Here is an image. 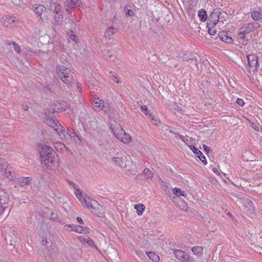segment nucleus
Here are the masks:
<instances>
[{"label":"nucleus","instance_id":"18","mask_svg":"<svg viewBox=\"0 0 262 262\" xmlns=\"http://www.w3.org/2000/svg\"><path fill=\"white\" fill-rule=\"evenodd\" d=\"M117 31V29L114 28L113 26L109 27L107 28L104 33V36L109 39H111V36L115 34Z\"/></svg>","mask_w":262,"mask_h":262},{"label":"nucleus","instance_id":"31","mask_svg":"<svg viewBox=\"0 0 262 262\" xmlns=\"http://www.w3.org/2000/svg\"><path fill=\"white\" fill-rule=\"evenodd\" d=\"M251 16L254 20H259L262 18L261 14L257 11H253L251 12Z\"/></svg>","mask_w":262,"mask_h":262},{"label":"nucleus","instance_id":"10","mask_svg":"<svg viewBox=\"0 0 262 262\" xmlns=\"http://www.w3.org/2000/svg\"><path fill=\"white\" fill-rule=\"evenodd\" d=\"M88 200L91 201L90 204L88 206V208L91 210L92 212L96 214L97 216H99V214L100 211H99V208L101 207V206L99 204L98 202L95 200H93L92 198L90 197H88Z\"/></svg>","mask_w":262,"mask_h":262},{"label":"nucleus","instance_id":"45","mask_svg":"<svg viewBox=\"0 0 262 262\" xmlns=\"http://www.w3.org/2000/svg\"><path fill=\"white\" fill-rule=\"evenodd\" d=\"M150 121L154 125L156 126H158L161 124L160 121L157 120L154 116L150 118Z\"/></svg>","mask_w":262,"mask_h":262},{"label":"nucleus","instance_id":"39","mask_svg":"<svg viewBox=\"0 0 262 262\" xmlns=\"http://www.w3.org/2000/svg\"><path fill=\"white\" fill-rule=\"evenodd\" d=\"M179 207L182 210L186 211L187 209V203L184 201H182L180 202L178 204Z\"/></svg>","mask_w":262,"mask_h":262},{"label":"nucleus","instance_id":"59","mask_svg":"<svg viewBox=\"0 0 262 262\" xmlns=\"http://www.w3.org/2000/svg\"><path fill=\"white\" fill-rule=\"evenodd\" d=\"M76 220L80 224H82V225H83L84 223V222L83 221L82 219L80 217H77L76 218Z\"/></svg>","mask_w":262,"mask_h":262},{"label":"nucleus","instance_id":"2","mask_svg":"<svg viewBox=\"0 0 262 262\" xmlns=\"http://www.w3.org/2000/svg\"><path fill=\"white\" fill-rule=\"evenodd\" d=\"M57 74L61 80L67 84H69L73 80L74 73L70 68L66 67H57Z\"/></svg>","mask_w":262,"mask_h":262},{"label":"nucleus","instance_id":"34","mask_svg":"<svg viewBox=\"0 0 262 262\" xmlns=\"http://www.w3.org/2000/svg\"><path fill=\"white\" fill-rule=\"evenodd\" d=\"M100 110H102L106 114L109 112L110 110V104L107 102L103 101Z\"/></svg>","mask_w":262,"mask_h":262},{"label":"nucleus","instance_id":"54","mask_svg":"<svg viewBox=\"0 0 262 262\" xmlns=\"http://www.w3.org/2000/svg\"><path fill=\"white\" fill-rule=\"evenodd\" d=\"M173 105H174V107L173 108L174 110L177 111L178 112H182V107L177 105L176 104H174Z\"/></svg>","mask_w":262,"mask_h":262},{"label":"nucleus","instance_id":"4","mask_svg":"<svg viewBox=\"0 0 262 262\" xmlns=\"http://www.w3.org/2000/svg\"><path fill=\"white\" fill-rule=\"evenodd\" d=\"M10 197L7 192L3 189H0V215L8 207Z\"/></svg>","mask_w":262,"mask_h":262},{"label":"nucleus","instance_id":"33","mask_svg":"<svg viewBox=\"0 0 262 262\" xmlns=\"http://www.w3.org/2000/svg\"><path fill=\"white\" fill-rule=\"evenodd\" d=\"M104 100L102 99H99V98H96L94 100V102L93 103V107L95 109L100 108Z\"/></svg>","mask_w":262,"mask_h":262},{"label":"nucleus","instance_id":"17","mask_svg":"<svg viewBox=\"0 0 262 262\" xmlns=\"http://www.w3.org/2000/svg\"><path fill=\"white\" fill-rule=\"evenodd\" d=\"M248 66H258V58L255 54L247 56Z\"/></svg>","mask_w":262,"mask_h":262},{"label":"nucleus","instance_id":"41","mask_svg":"<svg viewBox=\"0 0 262 262\" xmlns=\"http://www.w3.org/2000/svg\"><path fill=\"white\" fill-rule=\"evenodd\" d=\"M247 69V70H248L249 72L251 74V72L252 71L254 73L258 72V70L259 68H261V67H246Z\"/></svg>","mask_w":262,"mask_h":262},{"label":"nucleus","instance_id":"42","mask_svg":"<svg viewBox=\"0 0 262 262\" xmlns=\"http://www.w3.org/2000/svg\"><path fill=\"white\" fill-rule=\"evenodd\" d=\"M7 164L5 160L3 158H0V169L3 170L7 168Z\"/></svg>","mask_w":262,"mask_h":262},{"label":"nucleus","instance_id":"9","mask_svg":"<svg viewBox=\"0 0 262 262\" xmlns=\"http://www.w3.org/2000/svg\"><path fill=\"white\" fill-rule=\"evenodd\" d=\"M88 200L91 201L90 204L88 206V208L91 210L92 212L96 214L97 216H99V214L100 211H99V208L101 207V206L99 204L98 202L95 200H93L92 198L90 197H88Z\"/></svg>","mask_w":262,"mask_h":262},{"label":"nucleus","instance_id":"63","mask_svg":"<svg viewBox=\"0 0 262 262\" xmlns=\"http://www.w3.org/2000/svg\"><path fill=\"white\" fill-rule=\"evenodd\" d=\"M48 243L47 239H42L41 241V244L43 245H46L47 243Z\"/></svg>","mask_w":262,"mask_h":262},{"label":"nucleus","instance_id":"23","mask_svg":"<svg viewBox=\"0 0 262 262\" xmlns=\"http://www.w3.org/2000/svg\"><path fill=\"white\" fill-rule=\"evenodd\" d=\"M227 34V33H223L220 35V39L222 40V41L227 43H232L233 40L232 37L228 36Z\"/></svg>","mask_w":262,"mask_h":262},{"label":"nucleus","instance_id":"43","mask_svg":"<svg viewBox=\"0 0 262 262\" xmlns=\"http://www.w3.org/2000/svg\"><path fill=\"white\" fill-rule=\"evenodd\" d=\"M189 147L195 154H197L198 155L202 154V152L200 150H199L198 148L195 147L194 145H191L189 146Z\"/></svg>","mask_w":262,"mask_h":262},{"label":"nucleus","instance_id":"29","mask_svg":"<svg viewBox=\"0 0 262 262\" xmlns=\"http://www.w3.org/2000/svg\"><path fill=\"white\" fill-rule=\"evenodd\" d=\"M123 131L124 130L120 125H119L116 128L113 129V133L117 138H120V136L122 134Z\"/></svg>","mask_w":262,"mask_h":262},{"label":"nucleus","instance_id":"60","mask_svg":"<svg viewBox=\"0 0 262 262\" xmlns=\"http://www.w3.org/2000/svg\"><path fill=\"white\" fill-rule=\"evenodd\" d=\"M91 202V201L90 200H87L86 203H85V204L82 205L84 207L88 208V206H89V204H90Z\"/></svg>","mask_w":262,"mask_h":262},{"label":"nucleus","instance_id":"27","mask_svg":"<svg viewBox=\"0 0 262 262\" xmlns=\"http://www.w3.org/2000/svg\"><path fill=\"white\" fill-rule=\"evenodd\" d=\"M34 11L39 16L42 15L43 10H45V7L42 5H38L37 6L33 7Z\"/></svg>","mask_w":262,"mask_h":262},{"label":"nucleus","instance_id":"49","mask_svg":"<svg viewBox=\"0 0 262 262\" xmlns=\"http://www.w3.org/2000/svg\"><path fill=\"white\" fill-rule=\"evenodd\" d=\"M198 158L200 159V160L205 164L206 165L207 164V161L206 159V158L205 156L203 154L202 152L201 155H198Z\"/></svg>","mask_w":262,"mask_h":262},{"label":"nucleus","instance_id":"21","mask_svg":"<svg viewBox=\"0 0 262 262\" xmlns=\"http://www.w3.org/2000/svg\"><path fill=\"white\" fill-rule=\"evenodd\" d=\"M112 159L117 165L119 166L121 168L125 167V161L124 159H123L122 158L113 157Z\"/></svg>","mask_w":262,"mask_h":262},{"label":"nucleus","instance_id":"1","mask_svg":"<svg viewBox=\"0 0 262 262\" xmlns=\"http://www.w3.org/2000/svg\"><path fill=\"white\" fill-rule=\"evenodd\" d=\"M41 162L47 168L54 166L58 160V155L53 149L49 145H43L40 151Z\"/></svg>","mask_w":262,"mask_h":262},{"label":"nucleus","instance_id":"53","mask_svg":"<svg viewBox=\"0 0 262 262\" xmlns=\"http://www.w3.org/2000/svg\"><path fill=\"white\" fill-rule=\"evenodd\" d=\"M236 103L241 106H243L245 104L244 101L241 98L237 99Z\"/></svg>","mask_w":262,"mask_h":262},{"label":"nucleus","instance_id":"44","mask_svg":"<svg viewBox=\"0 0 262 262\" xmlns=\"http://www.w3.org/2000/svg\"><path fill=\"white\" fill-rule=\"evenodd\" d=\"M50 217H51V219L53 221H55L58 222H60V221L58 219V215L56 213V212H52L51 213Z\"/></svg>","mask_w":262,"mask_h":262},{"label":"nucleus","instance_id":"16","mask_svg":"<svg viewBox=\"0 0 262 262\" xmlns=\"http://www.w3.org/2000/svg\"><path fill=\"white\" fill-rule=\"evenodd\" d=\"M74 232L79 233H82V234H87L89 233L90 232V229L89 227H83L80 225H75L74 227H73Z\"/></svg>","mask_w":262,"mask_h":262},{"label":"nucleus","instance_id":"46","mask_svg":"<svg viewBox=\"0 0 262 262\" xmlns=\"http://www.w3.org/2000/svg\"><path fill=\"white\" fill-rule=\"evenodd\" d=\"M68 35L70 38L73 40V41L75 42H77V40L76 39V36L72 30H70L69 32H68Z\"/></svg>","mask_w":262,"mask_h":262},{"label":"nucleus","instance_id":"50","mask_svg":"<svg viewBox=\"0 0 262 262\" xmlns=\"http://www.w3.org/2000/svg\"><path fill=\"white\" fill-rule=\"evenodd\" d=\"M112 80L117 83L120 82V78L117 76H115L114 74H113L112 76Z\"/></svg>","mask_w":262,"mask_h":262},{"label":"nucleus","instance_id":"64","mask_svg":"<svg viewBox=\"0 0 262 262\" xmlns=\"http://www.w3.org/2000/svg\"><path fill=\"white\" fill-rule=\"evenodd\" d=\"M189 64H193L195 65L197 64L196 61L193 60H191V62L189 63Z\"/></svg>","mask_w":262,"mask_h":262},{"label":"nucleus","instance_id":"22","mask_svg":"<svg viewBox=\"0 0 262 262\" xmlns=\"http://www.w3.org/2000/svg\"><path fill=\"white\" fill-rule=\"evenodd\" d=\"M117 139L124 143H128L130 141L131 137L129 134H127L124 130L122 134L120 136V138H118Z\"/></svg>","mask_w":262,"mask_h":262},{"label":"nucleus","instance_id":"14","mask_svg":"<svg viewBox=\"0 0 262 262\" xmlns=\"http://www.w3.org/2000/svg\"><path fill=\"white\" fill-rule=\"evenodd\" d=\"M78 238L82 244L86 243L90 247L95 248L97 249H98L94 241L91 239L88 235L79 236L78 237Z\"/></svg>","mask_w":262,"mask_h":262},{"label":"nucleus","instance_id":"61","mask_svg":"<svg viewBox=\"0 0 262 262\" xmlns=\"http://www.w3.org/2000/svg\"><path fill=\"white\" fill-rule=\"evenodd\" d=\"M127 15L130 16H133L134 15V12L132 10L129 9L127 12Z\"/></svg>","mask_w":262,"mask_h":262},{"label":"nucleus","instance_id":"12","mask_svg":"<svg viewBox=\"0 0 262 262\" xmlns=\"http://www.w3.org/2000/svg\"><path fill=\"white\" fill-rule=\"evenodd\" d=\"M0 21L4 26L10 27L16 21V19L13 16H5L2 17Z\"/></svg>","mask_w":262,"mask_h":262},{"label":"nucleus","instance_id":"7","mask_svg":"<svg viewBox=\"0 0 262 262\" xmlns=\"http://www.w3.org/2000/svg\"><path fill=\"white\" fill-rule=\"evenodd\" d=\"M259 26L260 25L259 23L256 22H252L246 24L244 26L240 28V30L243 32L244 33L247 34L258 28Z\"/></svg>","mask_w":262,"mask_h":262},{"label":"nucleus","instance_id":"15","mask_svg":"<svg viewBox=\"0 0 262 262\" xmlns=\"http://www.w3.org/2000/svg\"><path fill=\"white\" fill-rule=\"evenodd\" d=\"M32 180V178L30 177H22L17 178L16 182H17L21 187H24L29 185Z\"/></svg>","mask_w":262,"mask_h":262},{"label":"nucleus","instance_id":"58","mask_svg":"<svg viewBox=\"0 0 262 262\" xmlns=\"http://www.w3.org/2000/svg\"><path fill=\"white\" fill-rule=\"evenodd\" d=\"M140 109L142 112L144 113L145 112L147 111L148 108L146 105H142Z\"/></svg>","mask_w":262,"mask_h":262},{"label":"nucleus","instance_id":"56","mask_svg":"<svg viewBox=\"0 0 262 262\" xmlns=\"http://www.w3.org/2000/svg\"><path fill=\"white\" fill-rule=\"evenodd\" d=\"M78 199L82 205L85 204V203H86L87 200L85 199V198L83 197V196L78 198Z\"/></svg>","mask_w":262,"mask_h":262},{"label":"nucleus","instance_id":"36","mask_svg":"<svg viewBox=\"0 0 262 262\" xmlns=\"http://www.w3.org/2000/svg\"><path fill=\"white\" fill-rule=\"evenodd\" d=\"M54 20L57 23H60L63 20V16L61 12L55 13Z\"/></svg>","mask_w":262,"mask_h":262},{"label":"nucleus","instance_id":"5","mask_svg":"<svg viewBox=\"0 0 262 262\" xmlns=\"http://www.w3.org/2000/svg\"><path fill=\"white\" fill-rule=\"evenodd\" d=\"M221 14V12L220 9H214L208 17L207 26L214 27L219 21L220 15Z\"/></svg>","mask_w":262,"mask_h":262},{"label":"nucleus","instance_id":"6","mask_svg":"<svg viewBox=\"0 0 262 262\" xmlns=\"http://www.w3.org/2000/svg\"><path fill=\"white\" fill-rule=\"evenodd\" d=\"M62 133H64V137H60L61 139L68 141L69 139L73 140L75 143L80 141V139L78 135L73 129H69L66 130L63 127Z\"/></svg>","mask_w":262,"mask_h":262},{"label":"nucleus","instance_id":"8","mask_svg":"<svg viewBox=\"0 0 262 262\" xmlns=\"http://www.w3.org/2000/svg\"><path fill=\"white\" fill-rule=\"evenodd\" d=\"M173 253L176 257L182 261L189 262L190 260V257L189 255L187 254V253L184 251L180 250H175Z\"/></svg>","mask_w":262,"mask_h":262},{"label":"nucleus","instance_id":"13","mask_svg":"<svg viewBox=\"0 0 262 262\" xmlns=\"http://www.w3.org/2000/svg\"><path fill=\"white\" fill-rule=\"evenodd\" d=\"M66 9L69 12V10L74 8L75 6L82 7V4L80 0H66Z\"/></svg>","mask_w":262,"mask_h":262},{"label":"nucleus","instance_id":"57","mask_svg":"<svg viewBox=\"0 0 262 262\" xmlns=\"http://www.w3.org/2000/svg\"><path fill=\"white\" fill-rule=\"evenodd\" d=\"M21 108L24 111H28L29 107L28 105L23 104L21 106Z\"/></svg>","mask_w":262,"mask_h":262},{"label":"nucleus","instance_id":"37","mask_svg":"<svg viewBox=\"0 0 262 262\" xmlns=\"http://www.w3.org/2000/svg\"><path fill=\"white\" fill-rule=\"evenodd\" d=\"M47 254L49 257L52 258L56 256V252L53 248H50L48 250Z\"/></svg>","mask_w":262,"mask_h":262},{"label":"nucleus","instance_id":"48","mask_svg":"<svg viewBox=\"0 0 262 262\" xmlns=\"http://www.w3.org/2000/svg\"><path fill=\"white\" fill-rule=\"evenodd\" d=\"M208 27V33L211 35H214L216 34V30L214 28V27L207 26Z\"/></svg>","mask_w":262,"mask_h":262},{"label":"nucleus","instance_id":"28","mask_svg":"<svg viewBox=\"0 0 262 262\" xmlns=\"http://www.w3.org/2000/svg\"><path fill=\"white\" fill-rule=\"evenodd\" d=\"M135 208L137 210L138 215H141L145 210V206L143 204H139L135 205Z\"/></svg>","mask_w":262,"mask_h":262},{"label":"nucleus","instance_id":"24","mask_svg":"<svg viewBox=\"0 0 262 262\" xmlns=\"http://www.w3.org/2000/svg\"><path fill=\"white\" fill-rule=\"evenodd\" d=\"M198 16L200 20L203 22L206 21L208 17L206 10L203 9H200L198 11Z\"/></svg>","mask_w":262,"mask_h":262},{"label":"nucleus","instance_id":"25","mask_svg":"<svg viewBox=\"0 0 262 262\" xmlns=\"http://www.w3.org/2000/svg\"><path fill=\"white\" fill-rule=\"evenodd\" d=\"M147 255L150 259L155 262H158L160 260L159 255L156 254L155 252L152 251L147 252L146 253Z\"/></svg>","mask_w":262,"mask_h":262},{"label":"nucleus","instance_id":"47","mask_svg":"<svg viewBox=\"0 0 262 262\" xmlns=\"http://www.w3.org/2000/svg\"><path fill=\"white\" fill-rule=\"evenodd\" d=\"M169 132L171 134H173L174 135V138H176V139H178V138H180L182 141H184L185 140V137L182 136V135H180L175 132H174L173 131L170 130L169 131Z\"/></svg>","mask_w":262,"mask_h":262},{"label":"nucleus","instance_id":"52","mask_svg":"<svg viewBox=\"0 0 262 262\" xmlns=\"http://www.w3.org/2000/svg\"><path fill=\"white\" fill-rule=\"evenodd\" d=\"M75 225H66L64 226V228H66V230H69L70 229V231H74V227L75 226Z\"/></svg>","mask_w":262,"mask_h":262},{"label":"nucleus","instance_id":"20","mask_svg":"<svg viewBox=\"0 0 262 262\" xmlns=\"http://www.w3.org/2000/svg\"><path fill=\"white\" fill-rule=\"evenodd\" d=\"M246 34L244 33L241 30L237 34V39L238 42L244 45H246L248 43V40L247 39L245 36Z\"/></svg>","mask_w":262,"mask_h":262},{"label":"nucleus","instance_id":"35","mask_svg":"<svg viewBox=\"0 0 262 262\" xmlns=\"http://www.w3.org/2000/svg\"><path fill=\"white\" fill-rule=\"evenodd\" d=\"M191 250L193 254L199 255L202 253L203 249L202 247L195 246L193 247Z\"/></svg>","mask_w":262,"mask_h":262},{"label":"nucleus","instance_id":"51","mask_svg":"<svg viewBox=\"0 0 262 262\" xmlns=\"http://www.w3.org/2000/svg\"><path fill=\"white\" fill-rule=\"evenodd\" d=\"M110 51L107 50L104 54V56L106 59H111L113 56V55L112 54H110Z\"/></svg>","mask_w":262,"mask_h":262},{"label":"nucleus","instance_id":"30","mask_svg":"<svg viewBox=\"0 0 262 262\" xmlns=\"http://www.w3.org/2000/svg\"><path fill=\"white\" fill-rule=\"evenodd\" d=\"M173 192L177 196H183L185 197L187 195V193L184 191H182L180 188L177 187L173 189Z\"/></svg>","mask_w":262,"mask_h":262},{"label":"nucleus","instance_id":"11","mask_svg":"<svg viewBox=\"0 0 262 262\" xmlns=\"http://www.w3.org/2000/svg\"><path fill=\"white\" fill-rule=\"evenodd\" d=\"M88 200L91 201L90 204L88 206V208L91 210L92 212L96 214L97 216H99V214L100 211H99V208L101 207V206L99 204L98 202L95 200H93L92 198L90 197H88Z\"/></svg>","mask_w":262,"mask_h":262},{"label":"nucleus","instance_id":"32","mask_svg":"<svg viewBox=\"0 0 262 262\" xmlns=\"http://www.w3.org/2000/svg\"><path fill=\"white\" fill-rule=\"evenodd\" d=\"M60 107H58V112L66 111L70 107V105L65 101H62L59 103Z\"/></svg>","mask_w":262,"mask_h":262},{"label":"nucleus","instance_id":"19","mask_svg":"<svg viewBox=\"0 0 262 262\" xmlns=\"http://www.w3.org/2000/svg\"><path fill=\"white\" fill-rule=\"evenodd\" d=\"M49 9L53 11V13L61 12V6L59 4L56 2L51 3Z\"/></svg>","mask_w":262,"mask_h":262},{"label":"nucleus","instance_id":"38","mask_svg":"<svg viewBox=\"0 0 262 262\" xmlns=\"http://www.w3.org/2000/svg\"><path fill=\"white\" fill-rule=\"evenodd\" d=\"M9 45H13L14 50L17 53H20L21 51V49L18 44L16 43L15 41H12L11 43H8Z\"/></svg>","mask_w":262,"mask_h":262},{"label":"nucleus","instance_id":"55","mask_svg":"<svg viewBox=\"0 0 262 262\" xmlns=\"http://www.w3.org/2000/svg\"><path fill=\"white\" fill-rule=\"evenodd\" d=\"M75 194L78 199L82 196V192L79 189H77L76 191Z\"/></svg>","mask_w":262,"mask_h":262},{"label":"nucleus","instance_id":"62","mask_svg":"<svg viewBox=\"0 0 262 262\" xmlns=\"http://www.w3.org/2000/svg\"><path fill=\"white\" fill-rule=\"evenodd\" d=\"M203 147L204 150L207 152H208L210 150V148L206 145H204Z\"/></svg>","mask_w":262,"mask_h":262},{"label":"nucleus","instance_id":"3","mask_svg":"<svg viewBox=\"0 0 262 262\" xmlns=\"http://www.w3.org/2000/svg\"><path fill=\"white\" fill-rule=\"evenodd\" d=\"M46 123L48 125L52 127L60 137H64V133L61 132L63 127L59 123L56 118L54 117L48 118L46 120Z\"/></svg>","mask_w":262,"mask_h":262},{"label":"nucleus","instance_id":"40","mask_svg":"<svg viewBox=\"0 0 262 262\" xmlns=\"http://www.w3.org/2000/svg\"><path fill=\"white\" fill-rule=\"evenodd\" d=\"M5 169V172H4V176L7 178L8 179L10 180H13V176L12 175V172L11 171H9V170H8L7 169V168H6Z\"/></svg>","mask_w":262,"mask_h":262},{"label":"nucleus","instance_id":"26","mask_svg":"<svg viewBox=\"0 0 262 262\" xmlns=\"http://www.w3.org/2000/svg\"><path fill=\"white\" fill-rule=\"evenodd\" d=\"M241 201H242L243 205L245 207L248 209H251L253 207V202L249 199L246 198H242Z\"/></svg>","mask_w":262,"mask_h":262}]
</instances>
